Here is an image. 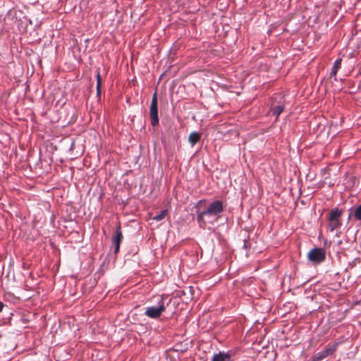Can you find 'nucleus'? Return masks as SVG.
<instances>
[{
    "label": "nucleus",
    "instance_id": "14",
    "mask_svg": "<svg viewBox=\"0 0 361 361\" xmlns=\"http://www.w3.org/2000/svg\"><path fill=\"white\" fill-rule=\"evenodd\" d=\"M354 217L357 220H361V204L355 209L354 212Z\"/></svg>",
    "mask_w": 361,
    "mask_h": 361
},
{
    "label": "nucleus",
    "instance_id": "4",
    "mask_svg": "<svg viewBox=\"0 0 361 361\" xmlns=\"http://www.w3.org/2000/svg\"><path fill=\"white\" fill-rule=\"evenodd\" d=\"M149 116L151 119V124L153 126H156L159 124V116H158V99L157 92L155 91L152 95L150 107H149Z\"/></svg>",
    "mask_w": 361,
    "mask_h": 361
},
{
    "label": "nucleus",
    "instance_id": "15",
    "mask_svg": "<svg viewBox=\"0 0 361 361\" xmlns=\"http://www.w3.org/2000/svg\"><path fill=\"white\" fill-rule=\"evenodd\" d=\"M3 307H4V304L2 302L0 301V312L2 311Z\"/></svg>",
    "mask_w": 361,
    "mask_h": 361
},
{
    "label": "nucleus",
    "instance_id": "9",
    "mask_svg": "<svg viewBox=\"0 0 361 361\" xmlns=\"http://www.w3.org/2000/svg\"><path fill=\"white\" fill-rule=\"evenodd\" d=\"M201 139V135L197 132H192L190 134L188 137V142L192 146L197 144Z\"/></svg>",
    "mask_w": 361,
    "mask_h": 361
},
{
    "label": "nucleus",
    "instance_id": "12",
    "mask_svg": "<svg viewBox=\"0 0 361 361\" xmlns=\"http://www.w3.org/2000/svg\"><path fill=\"white\" fill-rule=\"evenodd\" d=\"M96 78H97V97H100L102 79V76H101V74H100V72L99 70L97 71Z\"/></svg>",
    "mask_w": 361,
    "mask_h": 361
},
{
    "label": "nucleus",
    "instance_id": "10",
    "mask_svg": "<svg viewBox=\"0 0 361 361\" xmlns=\"http://www.w3.org/2000/svg\"><path fill=\"white\" fill-rule=\"evenodd\" d=\"M341 61H342L341 59H338L336 60V61L334 62V66H333V67L331 68V76H334V77L336 76L338 71L341 68ZM335 80H337L336 78H335Z\"/></svg>",
    "mask_w": 361,
    "mask_h": 361
},
{
    "label": "nucleus",
    "instance_id": "13",
    "mask_svg": "<svg viewBox=\"0 0 361 361\" xmlns=\"http://www.w3.org/2000/svg\"><path fill=\"white\" fill-rule=\"evenodd\" d=\"M166 214H167V210H166V209L163 210V211H161V212L160 214H159L157 215H155L153 217V219L156 220L157 221H161V220L164 219V217L166 216Z\"/></svg>",
    "mask_w": 361,
    "mask_h": 361
},
{
    "label": "nucleus",
    "instance_id": "2",
    "mask_svg": "<svg viewBox=\"0 0 361 361\" xmlns=\"http://www.w3.org/2000/svg\"><path fill=\"white\" fill-rule=\"evenodd\" d=\"M343 211L338 208H334L331 210L327 216V228L330 232H334L336 229L340 228L342 225L341 216Z\"/></svg>",
    "mask_w": 361,
    "mask_h": 361
},
{
    "label": "nucleus",
    "instance_id": "6",
    "mask_svg": "<svg viewBox=\"0 0 361 361\" xmlns=\"http://www.w3.org/2000/svg\"><path fill=\"white\" fill-rule=\"evenodd\" d=\"M338 343L329 344L321 352L317 353L313 356V361H321L329 355H331L337 349Z\"/></svg>",
    "mask_w": 361,
    "mask_h": 361
},
{
    "label": "nucleus",
    "instance_id": "3",
    "mask_svg": "<svg viewBox=\"0 0 361 361\" xmlns=\"http://www.w3.org/2000/svg\"><path fill=\"white\" fill-rule=\"evenodd\" d=\"M166 310L164 298H161L157 306H151L146 308L145 314L152 319L159 318Z\"/></svg>",
    "mask_w": 361,
    "mask_h": 361
},
{
    "label": "nucleus",
    "instance_id": "7",
    "mask_svg": "<svg viewBox=\"0 0 361 361\" xmlns=\"http://www.w3.org/2000/svg\"><path fill=\"white\" fill-rule=\"evenodd\" d=\"M123 239V236L121 231V224L116 226V233L112 238V243L114 246V253L116 254L118 252L120 249V244Z\"/></svg>",
    "mask_w": 361,
    "mask_h": 361
},
{
    "label": "nucleus",
    "instance_id": "11",
    "mask_svg": "<svg viewBox=\"0 0 361 361\" xmlns=\"http://www.w3.org/2000/svg\"><path fill=\"white\" fill-rule=\"evenodd\" d=\"M283 105L272 106L271 108V112L272 115L275 116L276 118L279 116V115L283 111Z\"/></svg>",
    "mask_w": 361,
    "mask_h": 361
},
{
    "label": "nucleus",
    "instance_id": "5",
    "mask_svg": "<svg viewBox=\"0 0 361 361\" xmlns=\"http://www.w3.org/2000/svg\"><path fill=\"white\" fill-rule=\"evenodd\" d=\"M307 258L310 262L319 264L325 260L326 253L323 249L316 247L308 252Z\"/></svg>",
    "mask_w": 361,
    "mask_h": 361
},
{
    "label": "nucleus",
    "instance_id": "1",
    "mask_svg": "<svg viewBox=\"0 0 361 361\" xmlns=\"http://www.w3.org/2000/svg\"><path fill=\"white\" fill-rule=\"evenodd\" d=\"M224 211L223 202L220 200H216L211 203L207 209L200 212L197 216V222L201 228H205L207 221L205 217L217 216Z\"/></svg>",
    "mask_w": 361,
    "mask_h": 361
},
{
    "label": "nucleus",
    "instance_id": "8",
    "mask_svg": "<svg viewBox=\"0 0 361 361\" xmlns=\"http://www.w3.org/2000/svg\"><path fill=\"white\" fill-rule=\"evenodd\" d=\"M212 361H233L231 355L225 352H219L213 355Z\"/></svg>",
    "mask_w": 361,
    "mask_h": 361
}]
</instances>
